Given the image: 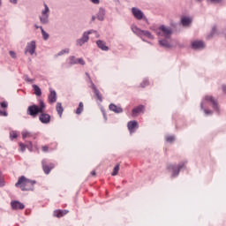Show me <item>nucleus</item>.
Returning <instances> with one entry per match:
<instances>
[{"label":"nucleus","instance_id":"f257e3e1","mask_svg":"<svg viewBox=\"0 0 226 226\" xmlns=\"http://www.w3.org/2000/svg\"><path fill=\"white\" fill-rule=\"evenodd\" d=\"M155 34L159 37V45L164 49H170V28L162 25L155 30Z\"/></svg>","mask_w":226,"mask_h":226},{"label":"nucleus","instance_id":"f03ea898","mask_svg":"<svg viewBox=\"0 0 226 226\" xmlns=\"http://www.w3.org/2000/svg\"><path fill=\"white\" fill-rule=\"evenodd\" d=\"M46 108L47 105H45V102L41 100L39 102V106L36 104L29 106L27 108L26 114L28 116H32V117H36L39 114L45 112Z\"/></svg>","mask_w":226,"mask_h":226},{"label":"nucleus","instance_id":"7ed1b4c3","mask_svg":"<svg viewBox=\"0 0 226 226\" xmlns=\"http://www.w3.org/2000/svg\"><path fill=\"white\" fill-rule=\"evenodd\" d=\"M44 9L41 10V15L39 16L40 23L42 24V26H47L50 24V8H49V5L47 4H43Z\"/></svg>","mask_w":226,"mask_h":226},{"label":"nucleus","instance_id":"20e7f679","mask_svg":"<svg viewBox=\"0 0 226 226\" xmlns=\"http://www.w3.org/2000/svg\"><path fill=\"white\" fill-rule=\"evenodd\" d=\"M96 33L98 32L94 29L85 31L82 34V36L79 39L76 40L77 47H82L83 45H85V43H87V41H89V34H96Z\"/></svg>","mask_w":226,"mask_h":226},{"label":"nucleus","instance_id":"39448f33","mask_svg":"<svg viewBox=\"0 0 226 226\" xmlns=\"http://www.w3.org/2000/svg\"><path fill=\"white\" fill-rule=\"evenodd\" d=\"M29 183V178L21 176L19 177L18 182L15 184V186L16 188H20L22 192H29V188H26Z\"/></svg>","mask_w":226,"mask_h":226},{"label":"nucleus","instance_id":"423d86ee","mask_svg":"<svg viewBox=\"0 0 226 226\" xmlns=\"http://www.w3.org/2000/svg\"><path fill=\"white\" fill-rule=\"evenodd\" d=\"M131 11H132L134 19H136L137 20H144L145 22H147V18L146 17L144 12L142 11H140V9H139L137 7H132L131 9Z\"/></svg>","mask_w":226,"mask_h":226},{"label":"nucleus","instance_id":"0eeeda50","mask_svg":"<svg viewBox=\"0 0 226 226\" xmlns=\"http://www.w3.org/2000/svg\"><path fill=\"white\" fill-rule=\"evenodd\" d=\"M29 53L30 56H33L36 52V41H32L27 43L26 49H25V54Z\"/></svg>","mask_w":226,"mask_h":226},{"label":"nucleus","instance_id":"6e6552de","mask_svg":"<svg viewBox=\"0 0 226 226\" xmlns=\"http://www.w3.org/2000/svg\"><path fill=\"white\" fill-rule=\"evenodd\" d=\"M42 165V170L45 174H50V170L56 167V164L49 162V164L47 163V159H43L41 162Z\"/></svg>","mask_w":226,"mask_h":226},{"label":"nucleus","instance_id":"1a4fd4ad","mask_svg":"<svg viewBox=\"0 0 226 226\" xmlns=\"http://www.w3.org/2000/svg\"><path fill=\"white\" fill-rule=\"evenodd\" d=\"M69 64H71V66H73V64H81V66H84L86 61H84V58H77L75 56H72L69 57Z\"/></svg>","mask_w":226,"mask_h":226},{"label":"nucleus","instance_id":"9d476101","mask_svg":"<svg viewBox=\"0 0 226 226\" xmlns=\"http://www.w3.org/2000/svg\"><path fill=\"white\" fill-rule=\"evenodd\" d=\"M48 102L49 103H56L57 102V93H56V90L49 88V94L48 95Z\"/></svg>","mask_w":226,"mask_h":226},{"label":"nucleus","instance_id":"9b49d317","mask_svg":"<svg viewBox=\"0 0 226 226\" xmlns=\"http://www.w3.org/2000/svg\"><path fill=\"white\" fill-rule=\"evenodd\" d=\"M127 128L130 133H135L136 130L139 129V123H137L135 120L130 121L127 124Z\"/></svg>","mask_w":226,"mask_h":226},{"label":"nucleus","instance_id":"f8f14e48","mask_svg":"<svg viewBox=\"0 0 226 226\" xmlns=\"http://www.w3.org/2000/svg\"><path fill=\"white\" fill-rule=\"evenodd\" d=\"M205 102H209L215 110H218V101L215 99L212 95H207L204 98Z\"/></svg>","mask_w":226,"mask_h":226},{"label":"nucleus","instance_id":"ddd939ff","mask_svg":"<svg viewBox=\"0 0 226 226\" xmlns=\"http://www.w3.org/2000/svg\"><path fill=\"white\" fill-rule=\"evenodd\" d=\"M181 169H185V163L172 166L171 167L172 177H176L177 176H178L179 172L181 171Z\"/></svg>","mask_w":226,"mask_h":226},{"label":"nucleus","instance_id":"4468645a","mask_svg":"<svg viewBox=\"0 0 226 226\" xmlns=\"http://www.w3.org/2000/svg\"><path fill=\"white\" fill-rule=\"evenodd\" d=\"M39 121L42 123V124H49L50 123V116L48 113H41L39 116Z\"/></svg>","mask_w":226,"mask_h":226},{"label":"nucleus","instance_id":"2eb2a0df","mask_svg":"<svg viewBox=\"0 0 226 226\" xmlns=\"http://www.w3.org/2000/svg\"><path fill=\"white\" fill-rule=\"evenodd\" d=\"M192 47L195 50H202L206 48V44L202 41H194L192 42Z\"/></svg>","mask_w":226,"mask_h":226},{"label":"nucleus","instance_id":"dca6fc26","mask_svg":"<svg viewBox=\"0 0 226 226\" xmlns=\"http://www.w3.org/2000/svg\"><path fill=\"white\" fill-rule=\"evenodd\" d=\"M11 208L14 209L15 211H19V209H24L26 206L18 200H14L11 202Z\"/></svg>","mask_w":226,"mask_h":226},{"label":"nucleus","instance_id":"f3484780","mask_svg":"<svg viewBox=\"0 0 226 226\" xmlns=\"http://www.w3.org/2000/svg\"><path fill=\"white\" fill-rule=\"evenodd\" d=\"M109 109V110H111V112H114L115 114H123V108L114 103H110Z\"/></svg>","mask_w":226,"mask_h":226},{"label":"nucleus","instance_id":"a211bd4d","mask_svg":"<svg viewBox=\"0 0 226 226\" xmlns=\"http://www.w3.org/2000/svg\"><path fill=\"white\" fill-rule=\"evenodd\" d=\"M96 45H97L98 49H101V50H103L104 52L109 51V46H107L105 41H103L102 40H98L96 41Z\"/></svg>","mask_w":226,"mask_h":226},{"label":"nucleus","instance_id":"6ab92c4d","mask_svg":"<svg viewBox=\"0 0 226 226\" xmlns=\"http://www.w3.org/2000/svg\"><path fill=\"white\" fill-rule=\"evenodd\" d=\"M146 107L144 105H139L136 108L132 109V114L133 116H137V114H140L141 112H144Z\"/></svg>","mask_w":226,"mask_h":226},{"label":"nucleus","instance_id":"aec40b11","mask_svg":"<svg viewBox=\"0 0 226 226\" xmlns=\"http://www.w3.org/2000/svg\"><path fill=\"white\" fill-rule=\"evenodd\" d=\"M92 86H93L92 89H93L95 96H97V100H99V102H103V97L102 96L100 90H98V88H96V85H92Z\"/></svg>","mask_w":226,"mask_h":226},{"label":"nucleus","instance_id":"412c9836","mask_svg":"<svg viewBox=\"0 0 226 226\" xmlns=\"http://www.w3.org/2000/svg\"><path fill=\"white\" fill-rule=\"evenodd\" d=\"M97 19L101 22H102V20H105V9L103 8L99 9V11L97 13Z\"/></svg>","mask_w":226,"mask_h":226},{"label":"nucleus","instance_id":"4be33fe9","mask_svg":"<svg viewBox=\"0 0 226 226\" xmlns=\"http://www.w3.org/2000/svg\"><path fill=\"white\" fill-rule=\"evenodd\" d=\"M181 24H182V26H184V27L190 26V24H192V18L182 17Z\"/></svg>","mask_w":226,"mask_h":226},{"label":"nucleus","instance_id":"5701e85b","mask_svg":"<svg viewBox=\"0 0 226 226\" xmlns=\"http://www.w3.org/2000/svg\"><path fill=\"white\" fill-rule=\"evenodd\" d=\"M64 215H68V210H56L54 211V216L56 218H61L64 216Z\"/></svg>","mask_w":226,"mask_h":226},{"label":"nucleus","instance_id":"b1692460","mask_svg":"<svg viewBox=\"0 0 226 226\" xmlns=\"http://www.w3.org/2000/svg\"><path fill=\"white\" fill-rule=\"evenodd\" d=\"M56 110L59 115V117H61V116H63V112H64V109H63V104H61V102L56 103Z\"/></svg>","mask_w":226,"mask_h":226},{"label":"nucleus","instance_id":"393cba45","mask_svg":"<svg viewBox=\"0 0 226 226\" xmlns=\"http://www.w3.org/2000/svg\"><path fill=\"white\" fill-rule=\"evenodd\" d=\"M131 29H132V33H134V34H137V36H141L142 30H140V28H138L137 26L132 25L131 26Z\"/></svg>","mask_w":226,"mask_h":226},{"label":"nucleus","instance_id":"a878e982","mask_svg":"<svg viewBox=\"0 0 226 226\" xmlns=\"http://www.w3.org/2000/svg\"><path fill=\"white\" fill-rule=\"evenodd\" d=\"M139 36H146L147 38H149V40H153L154 38L151 32L147 30H141V35Z\"/></svg>","mask_w":226,"mask_h":226},{"label":"nucleus","instance_id":"bb28decb","mask_svg":"<svg viewBox=\"0 0 226 226\" xmlns=\"http://www.w3.org/2000/svg\"><path fill=\"white\" fill-rule=\"evenodd\" d=\"M34 185H36V181L29 179V183L26 185V188H29L28 192H33V190H34Z\"/></svg>","mask_w":226,"mask_h":226},{"label":"nucleus","instance_id":"cd10ccee","mask_svg":"<svg viewBox=\"0 0 226 226\" xmlns=\"http://www.w3.org/2000/svg\"><path fill=\"white\" fill-rule=\"evenodd\" d=\"M34 91V94L36 96H40L41 94V88H40V87H38V85H33L32 86Z\"/></svg>","mask_w":226,"mask_h":226},{"label":"nucleus","instance_id":"c85d7f7f","mask_svg":"<svg viewBox=\"0 0 226 226\" xmlns=\"http://www.w3.org/2000/svg\"><path fill=\"white\" fill-rule=\"evenodd\" d=\"M81 112H84V103L79 102V107L77 108L75 114L80 115Z\"/></svg>","mask_w":226,"mask_h":226},{"label":"nucleus","instance_id":"c756f323","mask_svg":"<svg viewBox=\"0 0 226 226\" xmlns=\"http://www.w3.org/2000/svg\"><path fill=\"white\" fill-rule=\"evenodd\" d=\"M64 54H70V49L66 48L64 49H62L56 54V57H59V56H64Z\"/></svg>","mask_w":226,"mask_h":226},{"label":"nucleus","instance_id":"7c9ffc66","mask_svg":"<svg viewBox=\"0 0 226 226\" xmlns=\"http://www.w3.org/2000/svg\"><path fill=\"white\" fill-rule=\"evenodd\" d=\"M21 135H22L23 139H27L29 137H33V133L31 132H28V131H23L21 132Z\"/></svg>","mask_w":226,"mask_h":226},{"label":"nucleus","instance_id":"2f4dec72","mask_svg":"<svg viewBox=\"0 0 226 226\" xmlns=\"http://www.w3.org/2000/svg\"><path fill=\"white\" fill-rule=\"evenodd\" d=\"M41 33L42 38H43V40H45V41H47V40H49V38H50V35L49 34V33H46V31L43 28H41Z\"/></svg>","mask_w":226,"mask_h":226},{"label":"nucleus","instance_id":"473e14b6","mask_svg":"<svg viewBox=\"0 0 226 226\" xmlns=\"http://www.w3.org/2000/svg\"><path fill=\"white\" fill-rule=\"evenodd\" d=\"M24 80H26L28 84H34V79L29 78L27 74L23 76Z\"/></svg>","mask_w":226,"mask_h":226},{"label":"nucleus","instance_id":"72a5a7b5","mask_svg":"<svg viewBox=\"0 0 226 226\" xmlns=\"http://www.w3.org/2000/svg\"><path fill=\"white\" fill-rule=\"evenodd\" d=\"M118 172H119V164H117L113 169V172L111 173V176H117Z\"/></svg>","mask_w":226,"mask_h":226},{"label":"nucleus","instance_id":"f704fd0d","mask_svg":"<svg viewBox=\"0 0 226 226\" xmlns=\"http://www.w3.org/2000/svg\"><path fill=\"white\" fill-rule=\"evenodd\" d=\"M86 75L87 77V82H89V84H91V88L93 89V85L94 86V83L93 82V79H91V76H89L88 72H86Z\"/></svg>","mask_w":226,"mask_h":226},{"label":"nucleus","instance_id":"c9c22d12","mask_svg":"<svg viewBox=\"0 0 226 226\" xmlns=\"http://www.w3.org/2000/svg\"><path fill=\"white\" fill-rule=\"evenodd\" d=\"M149 86V80L147 79H143V81L140 84L141 87H147Z\"/></svg>","mask_w":226,"mask_h":226},{"label":"nucleus","instance_id":"e433bc0d","mask_svg":"<svg viewBox=\"0 0 226 226\" xmlns=\"http://www.w3.org/2000/svg\"><path fill=\"white\" fill-rule=\"evenodd\" d=\"M17 137H18L17 132L11 131V132H10V139H11V140H13V139H17Z\"/></svg>","mask_w":226,"mask_h":226},{"label":"nucleus","instance_id":"4c0bfd02","mask_svg":"<svg viewBox=\"0 0 226 226\" xmlns=\"http://www.w3.org/2000/svg\"><path fill=\"white\" fill-rule=\"evenodd\" d=\"M4 186V177H3V173L0 172V188Z\"/></svg>","mask_w":226,"mask_h":226},{"label":"nucleus","instance_id":"58836bf2","mask_svg":"<svg viewBox=\"0 0 226 226\" xmlns=\"http://www.w3.org/2000/svg\"><path fill=\"white\" fill-rule=\"evenodd\" d=\"M0 107L2 109H8V102L4 101V102H0Z\"/></svg>","mask_w":226,"mask_h":226},{"label":"nucleus","instance_id":"ea45409f","mask_svg":"<svg viewBox=\"0 0 226 226\" xmlns=\"http://www.w3.org/2000/svg\"><path fill=\"white\" fill-rule=\"evenodd\" d=\"M0 116L4 117H7L8 116V112H6V110H3L0 109Z\"/></svg>","mask_w":226,"mask_h":226},{"label":"nucleus","instance_id":"a19ab883","mask_svg":"<svg viewBox=\"0 0 226 226\" xmlns=\"http://www.w3.org/2000/svg\"><path fill=\"white\" fill-rule=\"evenodd\" d=\"M9 54H10L11 57H12V59L17 58V54L15 53V51H10Z\"/></svg>","mask_w":226,"mask_h":226},{"label":"nucleus","instance_id":"79ce46f5","mask_svg":"<svg viewBox=\"0 0 226 226\" xmlns=\"http://www.w3.org/2000/svg\"><path fill=\"white\" fill-rule=\"evenodd\" d=\"M19 147H20L22 153H24V151H26V145H24V143H19Z\"/></svg>","mask_w":226,"mask_h":226},{"label":"nucleus","instance_id":"37998d69","mask_svg":"<svg viewBox=\"0 0 226 226\" xmlns=\"http://www.w3.org/2000/svg\"><path fill=\"white\" fill-rule=\"evenodd\" d=\"M215 33H216V26H214L212 29V33L210 35H208V38H212V36L215 34Z\"/></svg>","mask_w":226,"mask_h":226},{"label":"nucleus","instance_id":"c03bdc74","mask_svg":"<svg viewBox=\"0 0 226 226\" xmlns=\"http://www.w3.org/2000/svg\"><path fill=\"white\" fill-rule=\"evenodd\" d=\"M209 3H214V4H216L218 3H222V0H207Z\"/></svg>","mask_w":226,"mask_h":226},{"label":"nucleus","instance_id":"a18cd8bd","mask_svg":"<svg viewBox=\"0 0 226 226\" xmlns=\"http://www.w3.org/2000/svg\"><path fill=\"white\" fill-rule=\"evenodd\" d=\"M11 4H17L19 3V0H9Z\"/></svg>","mask_w":226,"mask_h":226},{"label":"nucleus","instance_id":"49530a36","mask_svg":"<svg viewBox=\"0 0 226 226\" xmlns=\"http://www.w3.org/2000/svg\"><path fill=\"white\" fill-rule=\"evenodd\" d=\"M94 4H100V0H90Z\"/></svg>","mask_w":226,"mask_h":226},{"label":"nucleus","instance_id":"de8ad7c7","mask_svg":"<svg viewBox=\"0 0 226 226\" xmlns=\"http://www.w3.org/2000/svg\"><path fill=\"white\" fill-rule=\"evenodd\" d=\"M42 151L44 153H47V151H49V147H47V146L42 147Z\"/></svg>","mask_w":226,"mask_h":226},{"label":"nucleus","instance_id":"09e8293b","mask_svg":"<svg viewBox=\"0 0 226 226\" xmlns=\"http://www.w3.org/2000/svg\"><path fill=\"white\" fill-rule=\"evenodd\" d=\"M222 89L224 94H226V85H222Z\"/></svg>","mask_w":226,"mask_h":226},{"label":"nucleus","instance_id":"8fccbe9b","mask_svg":"<svg viewBox=\"0 0 226 226\" xmlns=\"http://www.w3.org/2000/svg\"><path fill=\"white\" fill-rule=\"evenodd\" d=\"M34 27H35V29H41H41H43V26H40L38 25H34Z\"/></svg>","mask_w":226,"mask_h":226},{"label":"nucleus","instance_id":"3c124183","mask_svg":"<svg viewBox=\"0 0 226 226\" xmlns=\"http://www.w3.org/2000/svg\"><path fill=\"white\" fill-rule=\"evenodd\" d=\"M28 149H33V143L29 142V146H26Z\"/></svg>","mask_w":226,"mask_h":226},{"label":"nucleus","instance_id":"603ef678","mask_svg":"<svg viewBox=\"0 0 226 226\" xmlns=\"http://www.w3.org/2000/svg\"><path fill=\"white\" fill-rule=\"evenodd\" d=\"M96 20V16H92L91 21L94 22Z\"/></svg>","mask_w":226,"mask_h":226},{"label":"nucleus","instance_id":"864d4df0","mask_svg":"<svg viewBox=\"0 0 226 226\" xmlns=\"http://www.w3.org/2000/svg\"><path fill=\"white\" fill-rule=\"evenodd\" d=\"M166 142H170V136H166Z\"/></svg>","mask_w":226,"mask_h":226},{"label":"nucleus","instance_id":"5fc2aeb1","mask_svg":"<svg viewBox=\"0 0 226 226\" xmlns=\"http://www.w3.org/2000/svg\"><path fill=\"white\" fill-rule=\"evenodd\" d=\"M174 140H176V138H174V136L170 137V142H174Z\"/></svg>","mask_w":226,"mask_h":226},{"label":"nucleus","instance_id":"6e6d98bb","mask_svg":"<svg viewBox=\"0 0 226 226\" xmlns=\"http://www.w3.org/2000/svg\"><path fill=\"white\" fill-rule=\"evenodd\" d=\"M91 176H96V171L94 170L91 171Z\"/></svg>","mask_w":226,"mask_h":226},{"label":"nucleus","instance_id":"4d7b16f0","mask_svg":"<svg viewBox=\"0 0 226 226\" xmlns=\"http://www.w3.org/2000/svg\"><path fill=\"white\" fill-rule=\"evenodd\" d=\"M103 117H104L105 121H107V115H105V113H103Z\"/></svg>","mask_w":226,"mask_h":226},{"label":"nucleus","instance_id":"13d9d810","mask_svg":"<svg viewBox=\"0 0 226 226\" xmlns=\"http://www.w3.org/2000/svg\"><path fill=\"white\" fill-rule=\"evenodd\" d=\"M206 114H212L211 111L205 110Z\"/></svg>","mask_w":226,"mask_h":226},{"label":"nucleus","instance_id":"bf43d9fd","mask_svg":"<svg viewBox=\"0 0 226 226\" xmlns=\"http://www.w3.org/2000/svg\"><path fill=\"white\" fill-rule=\"evenodd\" d=\"M0 6H3V1L0 0Z\"/></svg>","mask_w":226,"mask_h":226}]
</instances>
